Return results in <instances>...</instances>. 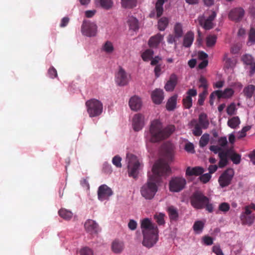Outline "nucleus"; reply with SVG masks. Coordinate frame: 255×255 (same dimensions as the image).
Wrapping results in <instances>:
<instances>
[{
  "label": "nucleus",
  "instance_id": "49530a36",
  "mask_svg": "<svg viewBox=\"0 0 255 255\" xmlns=\"http://www.w3.org/2000/svg\"><path fill=\"white\" fill-rule=\"evenodd\" d=\"M237 110L236 104L234 103H232L227 107L226 111L228 115L233 116L236 114Z\"/></svg>",
  "mask_w": 255,
  "mask_h": 255
},
{
  "label": "nucleus",
  "instance_id": "e433bc0d",
  "mask_svg": "<svg viewBox=\"0 0 255 255\" xmlns=\"http://www.w3.org/2000/svg\"><path fill=\"white\" fill-rule=\"evenodd\" d=\"M240 124V120L238 117H234L228 121V125L232 128H236Z\"/></svg>",
  "mask_w": 255,
  "mask_h": 255
},
{
  "label": "nucleus",
  "instance_id": "4c0bfd02",
  "mask_svg": "<svg viewBox=\"0 0 255 255\" xmlns=\"http://www.w3.org/2000/svg\"><path fill=\"white\" fill-rule=\"evenodd\" d=\"M217 36L215 35H209L206 38V45L208 47H213L217 41Z\"/></svg>",
  "mask_w": 255,
  "mask_h": 255
},
{
  "label": "nucleus",
  "instance_id": "603ef678",
  "mask_svg": "<svg viewBox=\"0 0 255 255\" xmlns=\"http://www.w3.org/2000/svg\"><path fill=\"white\" fill-rule=\"evenodd\" d=\"M249 42L251 43V44L255 43V29L254 28L250 29L249 34Z\"/></svg>",
  "mask_w": 255,
  "mask_h": 255
},
{
  "label": "nucleus",
  "instance_id": "5701e85b",
  "mask_svg": "<svg viewBox=\"0 0 255 255\" xmlns=\"http://www.w3.org/2000/svg\"><path fill=\"white\" fill-rule=\"evenodd\" d=\"M190 125L194 127V129L192 130V133L195 136H199L202 134V128H203L199 124H198L196 120H192L190 123Z\"/></svg>",
  "mask_w": 255,
  "mask_h": 255
},
{
  "label": "nucleus",
  "instance_id": "864d4df0",
  "mask_svg": "<svg viewBox=\"0 0 255 255\" xmlns=\"http://www.w3.org/2000/svg\"><path fill=\"white\" fill-rule=\"evenodd\" d=\"M242 60L247 65H249L254 62L253 57L251 55L246 54L243 56Z\"/></svg>",
  "mask_w": 255,
  "mask_h": 255
},
{
  "label": "nucleus",
  "instance_id": "20e7f679",
  "mask_svg": "<svg viewBox=\"0 0 255 255\" xmlns=\"http://www.w3.org/2000/svg\"><path fill=\"white\" fill-rule=\"evenodd\" d=\"M87 112L90 117H96L100 116L103 109L102 103L96 99H91L86 102Z\"/></svg>",
  "mask_w": 255,
  "mask_h": 255
},
{
  "label": "nucleus",
  "instance_id": "f3484780",
  "mask_svg": "<svg viewBox=\"0 0 255 255\" xmlns=\"http://www.w3.org/2000/svg\"><path fill=\"white\" fill-rule=\"evenodd\" d=\"M204 172L203 168L200 166H196L194 167H188L186 170V176H199Z\"/></svg>",
  "mask_w": 255,
  "mask_h": 255
},
{
  "label": "nucleus",
  "instance_id": "7ed1b4c3",
  "mask_svg": "<svg viewBox=\"0 0 255 255\" xmlns=\"http://www.w3.org/2000/svg\"><path fill=\"white\" fill-rule=\"evenodd\" d=\"M127 159L128 162V176L135 179L137 177L141 164L137 157L131 153L127 154Z\"/></svg>",
  "mask_w": 255,
  "mask_h": 255
},
{
  "label": "nucleus",
  "instance_id": "69168bd1",
  "mask_svg": "<svg viewBox=\"0 0 255 255\" xmlns=\"http://www.w3.org/2000/svg\"><path fill=\"white\" fill-rule=\"evenodd\" d=\"M103 171L107 174H110L112 172V166L110 164L105 163L103 165Z\"/></svg>",
  "mask_w": 255,
  "mask_h": 255
},
{
  "label": "nucleus",
  "instance_id": "a878e982",
  "mask_svg": "<svg viewBox=\"0 0 255 255\" xmlns=\"http://www.w3.org/2000/svg\"><path fill=\"white\" fill-rule=\"evenodd\" d=\"M112 251L116 254L121 253L124 249V244L123 242L115 240L113 242L112 246Z\"/></svg>",
  "mask_w": 255,
  "mask_h": 255
},
{
  "label": "nucleus",
  "instance_id": "bf43d9fd",
  "mask_svg": "<svg viewBox=\"0 0 255 255\" xmlns=\"http://www.w3.org/2000/svg\"><path fill=\"white\" fill-rule=\"evenodd\" d=\"M176 39L177 37L175 36V35L173 34H169L167 38V41L168 43L170 44L174 43L175 44V47H176L177 43H176Z\"/></svg>",
  "mask_w": 255,
  "mask_h": 255
},
{
  "label": "nucleus",
  "instance_id": "a19ab883",
  "mask_svg": "<svg viewBox=\"0 0 255 255\" xmlns=\"http://www.w3.org/2000/svg\"><path fill=\"white\" fill-rule=\"evenodd\" d=\"M204 226V224L201 221H196L193 225V230L197 234L202 232Z\"/></svg>",
  "mask_w": 255,
  "mask_h": 255
},
{
  "label": "nucleus",
  "instance_id": "c85d7f7f",
  "mask_svg": "<svg viewBox=\"0 0 255 255\" xmlns=\"http://www.w3.org/2000/svg\"><path fill=\"white\" fill-rule=\"evenodd\" d=\"M240 218L243 224L251 226L254 223L255 217L254 215L241 214Z\"/></svg>",
  "mask_w": 255,
  "mask_h": 255
},
{
  "label": "nucleus",
  "instance_id": "b1692460",
  "mask_svg": "<svg viewBox=\"0 0 255 255\" xmlns=\"http://www.w3.org/2000/svg\"><path fill=\"white\" fill-rule=\"evenodd\" d=\"M163 38V36L161 34H157L149 39L148 45L150 47H156L159 44Z\"/></svg>",
  "mask_w": 255,
  "mask_h": 255
},
{
  "label": "nucleus",
  "instance_id": "f03ea898",
  "mask_svg": "<svg viewBox=\"0 0 255 255\" xmlns=\"http://www.w3.org/2000/svg\"><path fill=\"white\" fill-rule=\"evenodd\" d=\"M174 129L173 126L163 128L159 120H153L151 123L149 128L150 140L152 142H156L166 139L173 133Z\"/></svg>",
  "mask_w": 255,
  "mask_h": 255
},
{
  "label": "nucleus",
  "instance_id": "e2e57ef3",
  "mask_svg": "<svg viewBox=\"0 0 255 255\" xmlns=\"http://www.w3.org/2000/svg\"><path fill=\"white\" fill-rule=\"evenodd\" d=\"M210 150L215 154L219 153L220 152L224 151L221 147L217 145H211L209 147Z\"/></svg>",
  "mask_w": 255,
  "mask_h": 255
},
{
  "label": "nucleus",
  "instance_id": "de8ad7c7",
  "mask_svg": "<svg viewBox=\"0 0 255 255\" xmlns=\"http://www.w3.org/2000/svg\"><path fill=\"white\" fill-rule=\"evenodd\" d=\"M164 217V214L160 213L159 214H156L154 215V219H155L156 222L158 223V225H163L165 223Z\"/></svg>",
  "mask_w": 255,
  "mask_h": 255
},
{
  "label": "nucleus",
  "instance_id": "bb28decb",
  "mask_svg": "<svg viewBox=\"0 0 255 255\" xmlns=\"http://www.w3.org/2000/svg\"><path fill=\"white\" fill-rule=\"evenodd\" d=\"M199 24L206 30H210L213 28V21L207 19H204L203 17H200L198 18Z\"/></svg>",
  "mask_w": 255,
  "mask_h": 255
},
{
  "label": "nucleus",
  "instance_id": "37998d69",
  "mask_svg": "<svg viewBox=\"0 0 255 255\" xmlns=\"http://www.w3.org/2000/svg\"><path fill=\"white\" fill-rule=\"evenodd\" d=\"M209 137L208 133H204L202 135L199 143L200 147H204L208 144L210 139Z\"/></svg>",
  "mask_w": 255,
  "mask_h": 255
},
{
  "label": "nucleus",
  "instance_id": "13d9d810",
  "mask_svg": "<svg viewBox=\"0 0 255 255\" xmlns=\"http://www.w3.org/2000/svg\"><path fill=\"white\" fill-rule=\"evenodd\" d=\"M48 75L51 78H54L57 76V72L56 70L53 67H50L48 71Z\"/></svg>",
  "mask_w": 255,
  "mask_h": 255
},
{
  "label": "nucleus",
  "instance_id": "0eeeda50",
  "mask_svg": "<svg viewBox=\"0 0 255 255\" xmlns=\"http://www.w3.org/2000/svg\"><path fill=\"white\" fill-rule=\"evenodd\" d=\"M81 32L84 35L88 37L95 36L97 32V26L94 22L84 20L81 26Z\"/></svg>",
  "mask_w": 255,
  "mask_h": 255
},
{
  "label": "nucleus",
  "instance_id": "423d86ee",
  "mask_svg": "<svg viewBox=\"0 0 255 255\" xmlns=\"http://www.w3.org/2000/svg\"><path fill=\"white\" fill-rule=\"evenodd\" d=\"M186 180L183 177H173L169 183V188L171 192H179L185 187Z\"/></svg>",
  "mask_w": 255,
  "mask_h": 255
},
{
  "label": "nucleus",
  "instance_id": "4468645a",
  "mask_svg": "<svg viewBox=\"0 0 255 255\" xmlns=\"http://www.w3.org/2000/svg\"><path fill=\"white\" fill-rule=\"evenodd\" d=\"M85 229L91 235L97 234L100 229L98 224L93 220H88L84 224Z\"/></svg>",
  "mask_w": 255,
  "mask_h": 255
},
{
  "label": "nucleus",
  "instance_id": "4d7b16f0",
  "mask_svg": "<svg viewBox=\"0 0 255 255\" xmlns=\"http://www.w3.org/2000/svg\"><path fill=\"white\" fill-rule=\"evenodd\" d=\"M211 178V175L209 173H208L202 175L201 174V175L200 177V179L201 181L203 183H206L210 180Z\"/></svg>",
  "mask_w": 255,
  "mask_h": 255
},
{
  "label": "nucleus",
  "instance_id": "79ce46f5",
  "mask_svg": "<svg viewBox=\"0 0 255 255\" xmlns=\"http://www.w3.org/2000/svg\"><path fill=\"white\" fill-rule=\"evenodd\" d=\"M128 23L130 29L134 31L138 29V22L136 18L133 17H130L128 20Z\"/></svg>",
  "mask_w": 255,
  "mask_h": 255
},
{
  "label": "nucleus",
  "instance_id": "9d476101",
  "mask_svg": "<svg viewBox=\"0 0 255 255\" xmlns=\"http://www.w3.org/2000/svg\"><path fill=\"white\" fill-rule=\"evenodd\" d=\"M113 194L112 189L106 184L102 185L98 188V197L101 201L108 200Z\"/></svg>",
  "mask_w": 255,
  "mask_h": 255
},
{
  "label": "nucleus",
  "instance_id": "aec40b11",
  "mask_svg": "<svg viewBox=\"0 0 255 255\" xmlns=\"http://www.w3.org/2000/svg\"><path fill=\"white\" fill-rule=\"evenodd\" d=\"M194 39V33L191 31H188L183 37V46L185 47H190Z\"/></svg>",
  "mask_w": 255,
  "mask_h": 255
},
{
  "label": "nucleus",
  "instance_id": "c9c22d12",
  "mask_svg": "<svg viewBox=\"0 0 255 255\" xmlns=\"http://www.w3.org/2000/svg\"><path fill=\"white\" fill-rule=\"evenodd\" d=\"M229 150V157L234 164H238L241 162V156L233 151Z\"/></svg>",
  "mask_w": 255,
  "mask_h": 255
},
{
  "label": "nucleus",
  "instance_id": "cd10ccee",
  "mask_svg": "<svg viewBox=\"0 0 255 255\" xmlns=\"http://www.w3.org/2000/svg\"><path fill=\"white\" fill-rule=\"evenodd\" d=\"M203 129H207L209 125V122L207 118V116L205 113L200 114L198 119V123Z\"/></svg>",
  "mask_w": 255,
  "mask_h": 255
},
{
  "label": "nucleus",
  "instance_id": "393cba45",
  "mask_svg": "<svg viewBox=\"0 0 255 255\" xmlns=\"http://www.w3.org/2000/svg\"><path fill=\"white\" fill-rule=\"evenodd\" d=\"M177 97V95H174L168 100L166 104L167 111H172L176 108Z\"/></svg>",
  "mask_w": 255,
  "mask_h": 255
},
{
  "label": "nucleus",
  "instance_id": "58836bf2",
  "mask_svg": "<svg viewBox=\"0 0 255 255\" xmlns=\"http://www.w3.org/2000/svg\"><path fill=\"white\" fill-rule=\"evenodd\" d=\"M153 51L150 49H146L141 54V57L143 61H148L153 58Z\"/></svg>",
  "mask_w": 255,
  "mask_h": 255
},
{
  "label": "nucleus",
  "instance_id": "2eb2a0df",
  "mask_svg": "<svg viewBox=\"0 0 255 255\" xmlns=\"http://www.w3.org/2000/svg\"><path fill=\"white\" fill-rule=\"evenodd\" d=\"M141 228L142 229V234H143V232L145 231H147V233L152 232L153 230L158 231L157 226L152 224L148 218H145L142 221Z\"/></svg>",
  "mask_w": 255,
  "mask_h": 255
},
{
  "label": "nucleus",
  "instance_id": "774afa93",
  "mask_svg": "<svg viewBox=\"0 0 255 255\" xmlns=\"http://www.w3.org/2000/svg\"><path fill=\"white\" fill-rule=\"evenodd\" d=\"M212 251L216 255H224L223 252L219 246H213Z\"/></svg>",
  "mask_w": 255,
  "mask_h": 255
},
{
  "label": "nucleus",
  "instance_id": "7c9ffc66",
  "mask_svg": "<svg viewBox=\"0 0 255 255\" xmlns=\"http://www.w3.org/2000/svg\"><path fill=\"white\" fill-rule=\"evenodd\" d=\"M243 92L247 98H251L255 94V86L253 85H249L245 87Z\"/></svg>",
  "mask_w": 255,
  "mask_h": 255
},
{
  "label": "nucleus",
  "instance_id": "5fc2aeb1",
  "mask_svg": "<svg viewBox=\"0 0 255 255\" xmlns=\"http://www.w3.org/2000/svg\"><path fill=\"white\" fill-rule=\"evenodd\" d=\"M230 205L226 202H223L220 204L219 206V210L221 211L226 212L230 209Z\"/></svg>",
  "mask_w": 255,
  "mask_h": 255
},
{
  "label": "nucleus",
  "instance_id": "dca6fc26",
  "mask_svg": "<svg viewBox=\"0 0 255 255\" xmlns=\"http://www.w3.org/2000/svg\"><path fill=\"white\" fill-rule=\"evenodd\" d=\"M151 96L153 103L159 105L164 99V93L162 90L156 89L152 92Z\"/></svg>",
  "mask_w": 255,
  "mask_h": 255
},
{
  "label": "nucleus",
  "instance_id": "09e8293b",
  "mask_svg": "<svg viewBox=\"0 0 255 255\" xmlns=\"http://www.w3.org/2000/svg\"><path fill=\"white\" fill-rule=\"evenodd\" d=\"M184 107L186 109H190L192 106V99L189 96H187L182 100Z\"/></svg>",
  "mask_w": 255,
  "mask_h": 255
},
{
  "label": "nucleus",
  "instance_id": "680f3d73",
  "mask_svg": "<svg viewBox=\"0 0 255 255\" xmlns=\"http://www.w3.org/2000/svg\"><path fill=\"white\" fill-rule=\"evenodd\" d=\"M251 128V127L247 126L244 127L240 132L239 138H242L246 135V132Z\"/></svg>",
  "mask_w": 255,
  "mask_h": 255
},
{
  "label": "nucleus",
  "instance_id": "6ab92c4d",
  "mask_svg": "<svg viewBox=\"0 0 255 255\" xmlns=\"http://www.w3.org/2000/svg\"><path fill=\"white\" fill-rule=\"evenodd\" d=\"M129 106L133 111L139 110L141 107V99L136 96L132 97L129 101Z\"/></svg>",
  "mask_w": 255,
  "mask_h": 255
},
{
  "label": "nucleus",
  "instance_id": "f257e3e1",
  "mask_svg": "<svg viewBox=\"0 0 255 255\" xmlns=\"http://www.w3.org/2000/svg\"><path fill=\"white\" fill-rule=\"evenodd\" d=\"M152 175H148V179L140 189L142 197L147 200L152 199L158 190L157 183L159 182L160 177L168 175L171 172V169L163 159L157 160L152 168Z\"/></svg>",
  "mask_w": 255,
  "mask_h": 255
},
{
  "label": "nucleus",
  "instance_id": "9b49d317",
  "mask_svg": "<svg viewBox=\"0 0 255 255\" xmlns=\"http://www.w3.org/2000/svg\"><path fill=\"white\" fill-rule=\"evenodd\" d=\"M132 124L134 131H139L144 126V116L141 114H135L133 117Z\"/></svg>",
  "mask_w": 255,
  "mask_h": 255
},
{
  "label": "nucleus",
  "instance_id": "3c124183",
  "mask_svg": "<svg viewBox=\"0 0 255 255\" xmlns=\"http://www.w3.org/2000/svg\"><path fill=\"white\" fill-rule=\"evenodd\" d=\"M121 160V157L119 155H116L113 158L112 163L117 167L121 168L122 167Z\"/></svg>",
  "mask_w": 255,
  "mask_h": 255
},
{
  "label": "nucleus",
  "instance_id": "412c9836",
  "mask_svg": "<svg viewBox=\"0 0 255 255\" xmlns=\"http://www.w3.org/2000/svg\"><path fill=\"white\" fill-rule=\"evenodd\" d=\"M229 153V150L221 151L219 153L220 161L218 163V166L220 168H223L228 164Z\"/></svg>",
  "mask_w": 255,
  "mask_h": 255
},
{
  "label": "nucleus",
  "instance_id": "f8f14e48",
  "mask_svg": "<svg viewBox=\"0 0 255 255\" xmlns=\"http://www.w3.org/2000/svg\"><path fill=\"white\" fill-rule=\"evenodd\" d=\"M245 14V11L242 7H236L232 9L229 13V18L236 22L240 21Z\"/></svg>",
  "mask_w": 255,
  "mask_h": 255
},
{
  "label": "nucleus",
  "instance_id": "0e129e2a",
  "mask_svg": "<svg viewBox=\"0 0 255 255\" xmlns=\"http://www.w3.org/2000/svg\"><path fill=\"white\" fill-rule=\"evenodd\" d=\"M185 150L188 152H194L195 151L193 144L191 142L186 143L185 145Z\"/></svg>",
  "mask_w": 255,
  "mask_h": 255
},
{
  "label": "nucleus",
  "instance_id": "a18cd8bd",
  "mask_svg": "<svg viewBox=\"0 0 255 255\" xmlns=\"http://www.w3.org/2000/svg\"><path fill=\"white\" fill-rule=\"evenodd\" d=\"M98 1L100 5L103 7L104 8L108 9L110 8L112 6V0H96Z\"/></svg>",
  "mask_w": 255,
  "mask_h": 255
},
{
  "label": "nucleus",
  "instance_id": "c756f323",
  "mask_svg": "<svg viewBox=\"0 0 255 255\" xmlns=\"http://www.w3.org/2000/svg\"><path fill=\"white\" fill-rule=\"evenodd\" d=\"M173 34L177 37V38H180L183 36V26L181 23L177 22L175 24L173 27Z\"/></svg>",
  "mask_w": 255,
  "mask_h": 255
},
{
  "label": "nucleus",
  "instance_id": "ea45409f",
  "mask_svg": "<svg viewBox=\"0 0 255 255\" xmlns=\"http://www.w3.org/2000/svg\"><path fill=\"white\" fill-rule=\"evenodd\" d=\"M169 21L167 18L163 17L161 18L158 22V29L160 31H163L167 26Z\"/></svg>",
  "mask_w": 255,
  "mask_h": 255
},
{
  "label": "nucleus",
  "instance_id": "6e6d98bb",
  "mask_svg": "<svg viewBox=\"0 0 255 255\" xmlns=\"http://www.w3.org/2000/svg\"><path fill=\"white\" fill-rule=\"evenodd\" d=\"M199 81L200 83V85H199V87H202L205 90L207 89L208 83H207V81L206 79L204 77H203L202 76H201L199 80Z\"/></svg>",
  "mask_w": 255,
  "mask_h": 255
},
{
  "label": "nucleus",
  "instance_id": "052dcab7",
  "mask_svg": "<svg viewBox=\"0 0 255 255\" xmlns=\"http://www.w3.org/2000/svg\"><path fill=\"white\" fill-rule=\"evenodd\" d=\"M81 255H93V251L87 247L83 248L80 251Z\"/></svg>",
  "mask_w": 255,
  "mask_h": 255
},
{
  "label": "nucleus",
  "instance_id": "338daca9",
  "mask_svg": "<svg viewBox=\"0 0 255 255\" xmlns=\"http://www.w3.org/2000/svg\"><path fill=\"white\" fill-rule=\"evenodd\" d=\"M203 242L206 245L210 246L213 244V241L212 238L209 236H204L203 238Z\"/></svg>",
  "mask_w": 255,
  "mask_h": 255
},
{
  "label": "nucleus",
  "instance_id": "1a4fd4ad",
  "mask_svg": "<svg viewBox=\"0 0 255 255\" xmlns=\"http://www.w3.org/2000/svg\"><path fill=\"white\" fill-rule=\"evenodd\" d=\"M234 175V170L232 168H228L221 175L218 179L220 185L222 187H225L231 183V181Z\"/></svg>",
  "mask_w": 255,
  "mask_h": 255
},
{
  "label": "nucleus",
  "instance_id": "c03bdc74",
  "mask_svg": "<svg viewBox=\"0 0 255 255\" xmlns=\"http://www.w3.org/2000/svg\"><path fill=\"white\" fill-rule=\"evenodd\" d=\"M102 49L107 53H111L113 52L114 48L112 43L107 41L103 46Z\"/></svg>",
  "mask_w": 255,
  "mask_h": 255
},
{
  "label": "nucleus",
  "instance_id": "ddd939ff",
  "mask_svg": "<svg viewBox=\"0 0 255 255\" xmlns=\"http://www.w3.org/2000/svg\"><path fill=\"white\" fill-rule=\"evenodd\" d=\"M116 82L119 86H125L128 82V77L126 71L121 67L116 76Z\"/></svg>",
  "mask_w": 255,
  "mask_h": 255
},
{
  "label": "nucleus",
  "instance_id": "8fccbe9b",
  "mask_svg": "<svg viewBox=\"0 0 255 255\" xmlns=\"http://www.w3.org/2000/svg\"><path fill=\"white\" fill-rule=\"evenodd\" d=\"M234 93L232 88H226L223 91V98L228 99L231 98Z\"/></svg>",
  "mask_w": 255,
  "mask_h": 255
},
{
  "label": "nucleus",
  "instance_id": "6e6552de",
  "mask_svg": "<svg viewBox=\"0 0 255 255\" xmlns=\"http://www.w3.org/2000/svg\"><path fill=\"white\" fill-rule=\"evenodd\" d=\"M143 240L142 244L147 248H151L156 244L158 240V231L149 232L147 233L145 231L143 232Z\"/></svg>",
  "mask_w": 255,
  "mask_h": 255
},
{
  "label": "nucleus",
  "instance_id": "4be33fe9",
  "mask_svg": "<svg viewBox=\"0 0 255 255\" xmlns=\"http://www.w3.org/2000/svg\"><path fill=\"white\" fill-rule=\"evenodd\" d=\"M165 156L168 162H171L174 156V150L171 144H166L163 146Z\"/></svg>",
  "mask_w": 255,
  "mask_h": 255
},
{
  "label": "nucleus",
  "instance_id": "72a5a7b5",
  "mask_svg": "<svg viewBox=\"0 0 255 255\" xmlns=\"http://www.w3.org/2000/svg\"><path fill=\"white\" fill-rule=\"evenodd\" d=\"M164 0H157L155 3V9L156 11L157 17H160L163 12V5L164 3Z\"/></svg>",
  "mask_w": 255,
  "mask_h": 255
},
{
  "label": "nucleus",
  "instance_id": "2f4dec72",
  "mask_svg": "<svg viewBox=\"0 0 255 255\" xmlns=\"http://www.w3.org/2000/svg\"><path fill=\"white\" fill-rule=\"evenodd\" d=\"M167 212L171 220L176 221L178 217V213L177 209L173 206H169L167 208Z\"/></svg>",
  "mask_w": 255,
  "mask_h": 255
},
{
  "label": "nucleus",
  "instance_id": "a211bd4d",
  "mask_svg": "<svg viewBox=\"0 0 255 255\" xmlns=\"http://www.w3.org/2000/svg\"><path fill=\"white\" fill-rule=\"evenodd\" d=\"M177 83V77L175 74H172L169 80L166 83L164 88L166 91H172Z\"/></svg>",
  "mask_w": 255,
  "mask_h": 255
},
{
  "label": "nucleus",
  "instance_id": "473e14b6",
  "mask_svg": "<svg viewBox=\"0 0 255 255\" xmlns=\"http://www.w3.org/2000/svg\"><path fill=\"white\" fill-rule=\"evenodd\" d=\"M137 0H122L121 4L125 8H132L136 6Z\"/></svg>",
  "mask_w": 255,
  "mask_h": 255
},
{
  "label": "nucleus",
  "instance_id": "39448f33",
  "mask_svg": "<svg viewBox=\"0 0 255 255\" xmlns=\"http://www.w3.org/2000/svg\"><path fill=\"white\" fill-rule=\"evenodd\" d=\"M209 201V198L200 191L194 192L190 197V203L196 209L205 208V204Z\"/></svg>",
  "mask_w": 255,
  "mask_h": 255
},
{
  "label": "nucleus",
  "instance_id": "f704fd0d",
  "mask_svg": "<svg viewBox=\"0 0 255 255\" xmlns=\"http://www.w3.org/2000/svg\"><path fill=\"white\" fill-rule=\"evenodd\" d=\"M59 216L66 220H70L73 216V213L65 209H61L58 212Z\"/></svg>",
  "mask_w": 255,
  "mask_h": 255
}]
</instances>
